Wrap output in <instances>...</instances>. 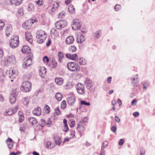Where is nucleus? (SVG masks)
I'll list each match as a JSON object with an SVG mask.
<instances>
[{
  "instance_id": "obj_45",
  "label": "nucleus",
  "mask_w": 155,
  "mask_h": 155,
  "mask_svg": "<svg viewBox=\"0 0 155 155\" xmlns=\"http://www.w3.org/2000/svg\"><path fill=\"white\" fill-rule=\"evenodd\" d=\"M44 110L45 113L49 114L50 112V107L47 105H45L44 108Z\"/></svg>"
},
{
  "instance_id": "obj_18",
  "label": "nucleus",
  "mask_w": 155,
  "mask_h": 155,
  "mask_svg": "<svg viewBox=\"0 0 155 155\" xmlns=\"http://www.w3.org/2000/svg\"><path fill=\"white\" fill-rule=\"evenodd\" d=\"M39 74L41 78L44 77L46 73V70L44 67H41L39 69Z\"/></svg>"
},
{
  "instance_id": "obj_2",
  "label": "nucleus",
  "mask_w": 155,
  "mask_h": 155,
  "mask_svg": "<svg viewBox=\"0 0 155 155\" xmlns=\"http://www.w3.org/2000/svg\"><path fill=\"white\" fill-rule=\"evenodd\" d=\"M2 64L6 66L10 64H16L17 62L15 57L14 55H11L8 56L2 61Z\"/></svg>"
},
{
  "instance_id": "obj_23",
  "label": "nucleus",
  "mask_w": 155,
  "mask_h": 155,
  "mask_svg": "<svg viewBox=\"0 0 155 155\" xmlns=\"http://www.w3.org/2000/svg\"><path fill=\"white\" fill-rule=\"evenodd\" d=\"M31 26V22L29 20L27 21L24 23L22 25L23 28L28 29L30 28Z\"/></svg>"
},
{
  "instance_id": "obj_27",
  "label": "nucleus",
  "mask_w": 155,
  "mask_h": 155,
  "mask_svg": "<svg viewBox=\"0 0 155 155\" xmlns=\"http://www.w3.org/2000/svg\"><path fill=\"white\" fill-rule=\"evenodd\" d=\"M59 6V3L58 2H55L54 3L51 9V12H54L55 10Z\"/></svg>"
},
{
  "instance_id": "obj_33",
  "label": "nucleus",
  "mask_w": 155,
  "mask_h": 155,
  "mask_svg": "<svg viewBox=\"0 0 155 155\" xmlns=\"http://www.w3.org/2000/svg\"><path fill=\"white\" fill-rule=\"evenodd\" d=\"M138 76L137 74L135 75L134 77H132L131 78L132 82L134 84V85H136L138 83Z\"/></svg>"
},
{
  "instance_id": "obj_32",
  "label": "nucleus",
  "mask_w": 155,
  "mask_h": 155,
  "mask_svg": "<svg viewBox=\"0 0 155 155\" xmlns=\"http://www.w3.org/2000/svg\"><path fill=\"white\" fill-rule=\"evenodd\" d=\"M101 30H99L95 32L93 36L95 39H97L101 37Z\"/></svg>"
},
{
  "instance_id": "obj_37",
  "label": "nucleus",
  "mask_w": 155,
  "mask_h": 155,
  "mask_svg": "<svg viewBox=\"0 0 155 155\" xmlns=\"http://www.w3.org/2000/svg\"><path fill=\"white\" fill-rule=\"evenodd\" d=\"M28 120L32 125L35 124L37 122L36 120L34 117H31L29 118Z\"/></svg>"
},
{
  "instance_id": "obj_44",
  "label": "nucleus",
  "mask_w": 155,
  "mask_h": 155,
  "mask_svg": "<svg viewBox=\"0 0 155 155\" xmlns=\"http://www.w3.org/2000/svg\"><path fill=\"white\" fill-rule=\"evenodd\" d=\"M61 112L60 110L58 108H56L54 109V115L57 116L60 114Z\"/></svg>"
},
{
  "instance_id": "obj_47",
  "label": "nucleus",
  "mask_w": 155,
  "mask_h": 155,
  "mask_svg": "<svg viewBox=\"0 0 155 155\" xmlns=\"http://www.w3.org/2000/svg\"><path fill=\"white\" fill-rule=\"evenodd\" d=\"M61 108L62 109H64L66 107V103L65 101H62L61 104Z\"/></svg>"
},
{
  "instance_id": "obj_9",
  "label": "nucleus",
  "mask_w": 155,
  "mask_h": 155,
  "mask_svg": "<svg viewBox=\"0 0 155 155\" xmlns=\"http://www.w3.org/2000/svg\"><path fill=\"white\" fill-rule=\"evenodd\" d=\"M32 59L30 55H28L25 58L23 63L22 67L24 68H27L28 67L31 65L32 63Z\"/></svg>"
},
{
  "instance_id": "obj_21",
  "label": "nucleus",
  "mask_w": 155,
  "mask_h": 155,
  "mask_svg": "<svg viewBox=\"0 0 155 155\" xmlns=\"http://www.w3.org/2000/svg\"><path fill=\"white\" fill-rule=\"evenodd\" d=\"M67 102L70 105L74 104L76 101V98L74 96L70 97L68 98Z\"/></svg>"
},
{
  "instance_id": "obj_46",
  "label": "nucleus",
  "mask_w": 155,
  "mask_h": 155,
  "mask_svg": "<svg viewBox=\"0 0 155 155\" xmlns=\"http://www.w3.org/2000/svg\"><path fill=\"white\" fill-rule=\"evenodd\" d=\"M69 51L71 52H74L76 50V48L74 45H71L69 49Z\"/></svg>"
},
{
  "instance_id": "obj_22",
  "label": "nucleus",
  "mask_w": 155,
  "mask_h": 155,
  "mask_svg": "<svg viewBox=\"0 0 155 155\" xmlns=\"http://www.w3.org/2000/svg\"><path fill=\"white\" fill-rule=\"evenodd\" d=\"M54 142L56 145L59 146L60 145L61 142L62 140L61 137L60 136H55L54 137Z\"/></svg>"
},
{
  "instance_id": "obj_36",
  "label": "nucleus",
  "mask_w": 155,
  "mask_h": 155,
  "mask_svg": "<svg viewBox=\"0 0 155 155\" xmlns=\"http://www.w3.org/2000/svg\"><path fill=\"white\" fill-rule=\"evenodd\" d=\"M69 11L71 14H74L75 13V9L72 5L69 6L68 8Z\"/></svg>"
},
{
  "instance_id": "obj_12",
  "label": "nucleus",
  "mask_w": 155,
  "mask_h": 155,
  "mask_svg": "<svg viewBox=\"0 0 155 155\" xmlns=\"http://www.w3.org/2000/svg\"><path fill=\"white\" fill-rule=\"evenodd\" d=\"M65 56L67 58L75 61H78V56L76 54H67Z\"/></svg>"
},
{
  "instance_id": "obj_50",
  "label": "nucleus",
  "mask_w": 155,
  "mask_h": 155,
  "mask_svg": "<svg viewBox=\"0 0 155 155\" xmlns=\"http://www.w3.org/2000/svg\"><path fill=\"white\" fill-rule=\"evenodd\" d=\"M18 106L17 105H16L13 108H12L13 113H16L18 110Z\"/></svg>"
},
{
  "instance_id": "obj_20",
  "label": "nucleus",
  "mask_w": 155,
  "mask_h": 155,
  "mask_svg": "<svg viewBox=\"0 0 155 155\" xmlns=\"http://www.w3.org/2000/svg\"><path fill=\"white\" fill-rule=\"evenodd\" d=\"M74 38L72 36H69L65 40V43L67 45L71 44L74 42Z\"/></svg>"
},
{
  "instance_id": "obj_56",
  "label": "nucleus",
  "mask_w": 155,
  "mask_h": 155,
  "mask_svg": "<svg viewBox=\"0 0 155 155\" xmlns=\"http://www.w3.org/2000/svg\"><path fill=\"white\" fill-rule=\"evenodd\" d=\"M75 125V121L72 120L71 121L70 126L71 127H74Z\"/></svg>"
},
{
  "instance_id": "obj_31",
  "label": "nucleus",
  "mask_w": 155,
  "mask_h": 155,
  "mask_svg": "<svg viewBox=\"0 0 155 155\" xmlns=\"http://www.w3.org/2000/svg\"><path fill=\"white\" fill-rule=\"evenodd\" d=\"M55 145L54 143H52L49 141H48L46 143V147L49 149H51L54 147Z\"/></svg>"
},
{
  "instance_id": "obj_4",
  "label": "nucleus",
  "mask_w": 155,
  "mask_h": 155,
  "mask_svg": "<svg viewBox=\"0 0 155 155\" xmlns=\"http://www.w3.org/2000/svg\"><path fill=\"white\" fill-rule=\"evenodd\" d=\"M31 82L28 81H26L23 82L20 87V89L23 92H28L31 90Z\"/></svg>"
},
{
  "instance_id": "obj_51",
  "label": "nucleus",
  "mask_w": 155,
  "mask_h": 155,
  "mask_svg": "<svg viewBox=\"0 0 155 155\" xmlns=\"http://www.w3.org/2000/svg\"><path fill=\"white\" fill-rule=\"evenodd\" d=\"M81 105H86L87 106H90V102H86L84 101H81Z\"/></svg>"
},
{
  "instance_id": "obj_24",
  "label": "nucleus",
  "mask_w": 155,
  "mask_h": 155,
  "mask_svg": "<svg viewBox=\"0 0 155 155\" xmlns=\"http://www.w3.org/2000/svg\"><path fill=\"white\" fill-rule=\"evenodd\" d=\"M32 113L35 115L39 116L41 113V109L40 107H37L32 111Z\"/></svg>"
},
{
  "instance_id": "obj_16",
  "label": "nucleus",
  "mask_w": 155,
  "mask_h": 155,
  "mask_svg": "<svg viewBox=\"0 0 155 155\" xmlns=\"http://www.w3.org/2000/svg\"><path fill=\"white\" fill-rule=\"evenodd\" d=\"M87 88L88 89H90L93 86V84L92 81L90 79L87 78L84 82Z\"/></svg>"
},
{
  "instance_id": "obj_42",
  "label": "nucleus",
  "mask_w": 155,
  "mask_h": 155,
  "mask_svg": "<svg viewBox=\"0 0 155 155\" xmlns=\"http://www.w3.org/2000/svg\"><path fill=\"white\" fill-rule=\"evenodd\" d=\"M55 98L57 100L59 101L61 100L62 96L60 93H57L55 95Z\"/></svg>"
},
{
  "instance_id": "obj_43",
  "label": "nucleus",
  "mask_w": 155,
  "mask_h": 155,
  "mask_svg": "<svg viewBox=\"0 0 155 155\" xmlns=\"http://www.w3.org/2000/svg\"><path fill=\"white\" fill-rule=\"evenodd\" d=\"M32 74L31 72H28L24 76L25 78L26 79H29L31 78Z\"/></svg>"
},
{
  "instance_id": "obj_7",
  "label": "nucleus",
  "mask_w": 155,
  "mask_h": 155,
  "mask_svg": "<svg viewBox=\"0 0 155 155\" xmlns=\"http://www.w3.org/2000/svg\"><path fill=\"white\" fill-rule=\"evenodd\" d=\"M19 44L18 37L17 35L12 38L10 42V47L13 48L17 47Z\"/></svg>"
},
{
  "instance_id": "obj_55",
  "label": "nucleus",
  "mask_w": 155,
  "mask_h": 155,
  "mask_svg": "<svg viewBox=\"0 0 155 155\" xmlns=\"http://www.w3.org/2000/svg\"><path fill=\"white\" fill-rule=\"evenodd\" d=\"M65 15V13L64 12H61L59 14V17L62 18Z\"/></svg>"
},
{
  "instance_id": "obj_10",
  "label": "nucleus",
  "mask_w": 155,
  "mask_h": 155,
  "mask_svg": "<svg viewBox=\"0 0 155 155\" xmlns=\"http://www.w3.org/2000/svg\"><path fill=\"white\" fill-rule=\"evenodd\" d=\"M76 88L79 94L82 95L85 93V87L84 84L78 83L76 85Z\"/></svg>"
},
{
  "instance_id": "obj_64",
  "label": "nucleus",
  "mask_w": 155,
  "mask_h": 155,
  "mask_svg": "<svg viewBox=\"0 0 155 155\" xmlns=\"http://www.w3.org/2000/svg\"><path fill=\"white\" fill-rule=\"evenodd\" d=\"M111 130L112 132H113L114 133H115L116 131L117 128L114 126H113L111 128Z\"/></svg>"
},
{
  "instance_id": "obj_38",
  "label": "nucleus",
  "mask_w": 155,
  "mask_h": 155,
  "mask_svg": "<svg viewBox=\"0 0 155 155\" xmlns=\"http://www.w3.org/2000/svg\"><path fill=\"white\" fill-rule=\"evenodd\" d=\"M58 57L59 61L60 62H61L64 57V54L61 51L58 52Z\"/></svg>"
},
{
  "instance_id": "obj_13",
  "label": "nucleus",
  "mask_w": 155,
  "mask_h": 155,
  "mask_svg": "<svg viewBox=\"0 0 155 155\" xmlns=\"http://www.w3.org/2000/svg\"><path fill=\"white\" fill-rule=\"evenodd\" d=\"M24 0H10L11 4L15 6H18L23 3Z\"/></svg>"
},
{
  "instance_id": "obj_15",
  "label": "nucleus",
  "mask_w": 155,
  "mask_h": 155,
  "mask_svg": "<svg viewBox=\"0 0 155 155\" xmlns=\"http://www.w3.org/2000/svg\"><path fill=\"white\" fill-rule=\"evenodd\" d=\"M21 51L24 54H29L31 52V49L27 45H24L22 47Z\"/></svg>"
},
{
  "instance_id": "obj_1",
  "label": "nucleus",
  "mask_w": 155,
  "mask_h": 155,
  "mask_svg": "<svg viewBox=\"0 0 155 155\" xmlns=\"http://www.w3.org/2000/svg\"><path fill=\"white\" fill-rule=\"evenodd\" d=\"M47 37V34L44 31L40 30L37 31L36 37L37 42L39 43H43Z\"/></svg>"
},
{
  "instance_id": "obj_52",
  "label": "nucleus",
  "mask_w": 155,
  "mask_h": 155,
  "mask_svg": "<svg viewBox=\"0 0 155 155\" xmlns=\"http://www.w3.org/2000/svg\"><path fill=\"white\" fill-rule=\"evenodd\" d=\"M51 66L52 68H55L57 66V62L55 61H52Z\"/></svg>"
},
{
  "instance_id": "obj_11",
  "label": "nucleus",
  "mask_w": 155,
  "mask_h": 155,
  "mask_svg": "<svg viewBox=\"0 0 155 155\" xmlns=\"http://www.w3.org/2000/svg\"><path fill=\"white\" fill-rule=\"evenodd\" d=\"M17 94L16 90H13L9 94V101L11 104H15L17 99Z\"/></svg>"
},
{
  "instance_id": "obj_34",
  "label": "nucleus",
  "mask_w": 155,
  "mask_h": 155,
  "mask_svg": "<svg viewBox=\"0 0 155 155\" xmlns=\"http://www.w3.org/2000/svg\"><path fill=\"white\" fill-rule=\"evenodd\" d=\"M55 82L58 85H61L63 82V79L61 78H56L55 79Z\"/></svg>"
},
{
  "instance_id": "obj_29",
  "label": "nucleus",
  "mask_w": 155,
  "mask_h": 155,
  "mask_svg": "<svg viewBox=\"0 0 155 155\" xmlns=\"http://www.w3.org/2000/svg\"><path fill=\"white\" fill-rule=\"evenodd\" d=\"M6 142L9 148L11 149L12 148L13 143L12 140L10 138H8L6 140Z\"/></svg>"
},
{
  "instance_id": "obj_61",
  "label": "nucleus",
  "mask_w": 155,
  "mask_h": 155,
  "mask_svg": "<svg viewBox=\"0 0 155 155\" xmlns=\"http://www.w3.org/2000/svg\"><path fill=\"white\" fill-rule=\"evenodd\" d=\"M114 8L116 11H118L120 8V6L119 5H116Z\"/></svg>"
},
{
  "instance_id": "obj_41",
  "label": "nucleus",
  "mask_w": 155,
  "mask_h": 155,
  "mask_svg": "<svg viewBox=\"0 0 155 155\" xmlns=\"http://www.w3.org/2000/svg\"><path fill=\"white\" fill-rule=\"evenodd\" d=\"M34 9V7L33 5L31 3L29 4L27 8V10L29 12H31Z\"/></svg>"
},
{
  "instance_id": "obj_8",
  "label": "nucleus",
  "mask_w": 155,
  "mask_h": 155,
  "mask_svg": "<svg viewBox=\"0 0 155 155\" xmlns=\"http://www.w3.org/2000/svg\"><path fill=\"white\" fill-rule=\"evenodd\" d=\"M67 25V22L65 20H61L56 22L55 25L57 29L60 30L66 27Z\"/></svg>"
},
{
  "instance_id": "obj_48",
  "label": "nucleus",
  "mask_w": 155,
  "mask_h": 155,
  "mask_svg": "<svg viewBox=\"0 0 155 155\" xmlns=\"http://www.w3.org/2000/svg\"><path fill=\"white\" fill-rule=\"evenodd\" d=\"M43 60L44 63L47 64L49 61V58L47 56H45L43 57Z\"/></svg>"
},
{
  "instance_id": "obj_30",
  "label": "nucleus",
  "mask_w": 155,
  "mask_h": 155,
  "mask_svg": "<svg viewBox=\"0 0 155 155\" xmlns=\"http://www.w3.org/2000/svg\"><path fill=\"white\" fill-rule=\"evenodd\" d=\"M81 65L84 66L87 64V61L85 59L82 57H80L78 61Z\"/></svg>"
},
{
  "instance_id": "obj_58",
  "label": "nucleus",
  "mask_w": 155,
  "mask_h": 155,
  "mask_svg": "<svg viewBox=\"0 0 155 155\" xmlns=\"http://www.w3.org/2000/svg\"><path fill=\"white\" fill-rule=\"evenodd\" d=\"M75 132L74 130H71L70 135L71 136L70 137L73 138L75 136Z\"/></svg>"
},
{
  "instance_id": "obj_62",
  "label": "nucleus",
  "mask_w": 155,
  "mask_h": 155,
  "mask_svg": "<svg viewBox=\"0 0 155 155\" xmlns=\"http://www.w3.org/2000/svg\"><path fill=\"white\" fill-rule=\"evenodd\" d=\"M68 126H64L63 128V131L64 132H66L68 131Z\"/></svg>"
},
{
  "instance_id": "obj_26",
  "label": "nucleus",
  "mask_w": 155,
  "mask_h": 155,
  "mask_svg": "<svg viewBox=\"0 0 155 155\" xmlns=\"http://www.w3.org/2000/svg\"><path fill=\"white\" fill-rule=\"evenodd\" d=\"M5 72L2 70L0 69V81L3 82L5 80Z\"/></svg>"
},
{
  "instance_id": "obj_19",
  "label": "nucleus",
  "mask_w": 155,
  "mask_h": 155,
  "mask_svg": "<svg viewBox=\"0 0 155 155\" xmlns=\"http://www.w3.org/2000/svg\"><path fill=\"white\" fill-rule=\"evenodd\" d=\"M85 39V37L83 35L81 34L77 36V42L78 43H81L84 42Z\"/></svg>"
},
{
  "instance_id": "obj_35",
  "label": "nucleus",
  "mask_w": 155,
  "mask_h": 155,
  "mask_svg": "<svg viewBox=\"0 0 155 155\" xmlns=\"http://www.w3.org/2000/svg\"><path fill=\"white\" fill-rule=\"evenodd\" d=\"M24 15V10L22 8H20L18 9L17 15L18 16H21Z\"/></svg>"
},
{
  "instance_id": "obj_3",
  "label": "nucleus",
  "mask_w": 155,
  "mask_h": 155,
  "mask_svg": "<svg viewBox=\"0 0 155 155\" xmlns=\"http://www.w3.org/2000/svg\"><path fill=\"white\" fill-rule=\"evenodd\" d=\"M68 69L71 71H79L80 70V67L78 64L74 62H68L67 64Z\"/></svg>"
},
{
  "instance_id": "obj_49",
  "label": "nucleus",
  "mask_w": 155,
  "mask_h": 155,
  "mask_svg": "<svg viewBox=\"0 0 155 155\" xmlns=\"http://www.w3.org/2000/svg\"><path fill=\"white\" fill-rule=\"evenodd\" d=\"M108 142L107 141H105L103 143L102 146V149H103L104 148L106 147L108 144Z\"/></svg>"
},
{
  "instance_id": "obj_6",
  "label": "nucleus",
  "mask_w": 155,
  "mask_h": 155,
  "mask_svg": "<svg viewBox=\"0 0 155 155\" xmlns=\"http://www.w3.org/2000/svg\"><path fill=\"white\" fill-rule=\"evenodd\" d=\"M81 21L78 19H74L72 24V28L74 30H79L81 26Z\"/></svg>"
},
{
  "instance_id": "obj_57",
  "label": "nucleus",
  "mask_w": 155,
  "mask_h": 155,
  "mask_svg": "<svg viewBox=\"0 0 155 155\" xmlns=\"http://www.w3.org/2000/svg\"><path fill=\"white\" fill-rule=\"evenodd\" d=\"M29 21L31 22V24H33L37 22L38 21V20L35 18L32 19L31 20H29Z\"/></svg>"
},
{
  "instance_id": "obj_17",
  "label": "nucleus",
  "mask_w": 155,
  "mask_h": 155,
  "mask_svg": "<svg viewBox=\"0 0 155 155\" xmlns=\"http://www.w3.org/2000/svg\"><path fill=\"white\" fill-rule=\"evenodd\" d=\"M25 35L26 40L31 44L33 42V38L31 33L29 32H27Z\"/></svg>"
},
{
  "instance_id": "obj_39",
  "label": "nucleus",
  "mask_w": 155,
  "mask_h": 155,
  "mask_svg": "<svg viewBox=\"0 0 155 155\" xmlns=\"http://www.w3.org/2000/svg\"><path fill=\"white\" fill-rule=\"evenodd\" d=\"M13 114L12 111V109L8 108L5 110V114L6 115H11Z\"/></svg>"
},
{
  "instance_id": "obj_59",
  "label": "nucleus",
  "mask_w": 155,
  "mask_h": 155,
  "mask_svg": "<svg viewBox=\"0 0 155 155\" xmlns=\"http://www.w3.org/2000/svg\"><path fill=\"white\" fill-rule=\"evenodd\" d=\"M71 137H66L64 139V140L63 141V143H65L66 141H68L70 140L71 139Z\"/></svg>"
},
{
  "instance_id": "obj_14",
  "label": "nucleus",
  "mask_w": 155,
  "mask_h": 155,
  "mask_svg": "<svg viewBox=\"0 0 155 155\" xmlns=\"http://www.w3.org/2000/svg\"><path fill=\"white\" fill-rule=\"evenodd\" d=\"M59 35V32L58 31L56 30V29L53 28L51 30V35L53 39H55Z\"/></svg>"
},
{
  "instance_id": "obj_5",
  "label": "nucleus",
  "mask_w": 155,
  "mask_h": 155,
  "mask_svg": "<svg viewBox=\"0 0 155 155\" xmlns=\"http://www.w3.org/2000/svg\"><path fill=\"white\" fill-rule=\"evenodd\" d=\"M7 73L9 76V78H10L8 79V80L12 82L13 81V79L15 78L18 76V72L17 70L10 69L7 71Z\"/></svg>"
},
{
  "instance_id": "obj_40",
  "label": "nucleus",
  "mask_w": 155,
  "mask_h": 155,
  "mask_svg": "<svg viewBox=\"0 0 155 155\" xmlns=\"http://www.w3.org/2000/svg\"><path fill=\"white\" fill-rule=\"evenodd\" d=\"M18 114L19 116V121L20 122H22L24 120L23 113L22 112H19Z\"/></svg>"
},
{
  "instance_id": "obj_28",
  "label": "nucleus",
  "mask_w": 155,
  "mask_h": 155,
  "mask_svg": "<svg viewBox=\"0 0 155 155\" xmlns=\"http://www.w3.org/2000/svg\"><path fill=\"white\" fill-rule=\"evenodd\" d=\"M29 97H24L21 100V102L23 105L27 106L29 102Z\"/></svg>"
},
{
  "instance_id": "obj_63",
  "label": "nucleus",
  "mask_w": 155,
  "mask_h": 155,
  "mask_svg": "<svg viewBox=\"0 0 155 155\" xmlns=\"http://www.w3.org/2000/svg\"><path fill=\"white\" fill-rule=\"evenodd\" d=\"M137 101L136 100L134 99L131 102V104L132 105L134 106L136 105Z\"/></svg>"
},
{
  "instance_id": "obj_60",
  "label": "nucleus",
  "mask_w": 155,
  "mask_h": 155,
  "mask_svg": "<svg viewBox=\"0 0 155 155\" xmlns=\"http://www.w3.org/2000/svg\"><path fill=\"white\" fill-rule=\"evenodd\" d=\"M4 52L2 49L0 47V58L2 57Z\"/></svg>"
},
{
  "instance_id": "obj_25",
  "label": "nucleus",
  "mask_w": 155,
  "mask_h": 155,
  "mask_svg": "<svg viewBox=\"0 0 155 155\" xmlns=\"http://www.w3.org/2000/svg\"><path fill=\"white\" fill-rule=\"evenodd\" d=\"M85 124L84 123V122L83 121H81L78 124L77 128H79L80 129V130L83 131L85 129Z\"/></svg>"
},
{
  "instance_id": "obj_54",
  "label": "nucleus",
  "mask_w": 155,
  "mask_h": 155,
  "mask_svg": "<svg viewBox=\"0 0 155 155\" xmlns=\"http://www.w3.org/2000/svg\"><path fill=\"white\" fill-rule=\"evenodd\" d=\"M43 0H38L36 2V3L39 6H41L43 4Z\"/></svg>"
},
{
  "instance_id": "obj_53",
  "label": "nucleus",
  "mask_w": 155,
  "mask_h": 155,
  "mask_svg": "<svg viewBox=\"0 0 155 155\" xmlns=\"http://www.w3.org/2000/svg\"><path fill=\"white\" fill-rule=\"evenodd\" d=\"M12 30V27L10 26H8L6 28V32H11Z\"/></svg>"
}]
</instances>
